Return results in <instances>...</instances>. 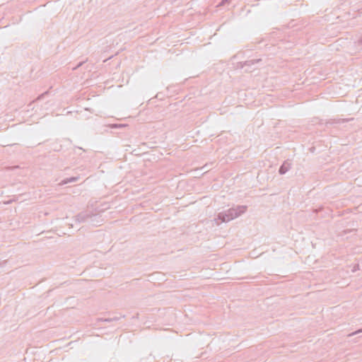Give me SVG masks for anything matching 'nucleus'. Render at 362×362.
Returning a JSON list of instances; mask_svg holds the SVG:
<instances>
[{
    "instance_id": "nucleus-4",
    "label": "nucleus",
    "mask_w": 362,
    "mask_h": 362,
    "mask_svg": "<svg viewBox=\"0 0 362 362\" xmlns=\"http://www.w3.org/2000/svg\"><path fill=\"white\" fill-rule=\"evenodd\" d=\"M262 61L261 59H252L245 61L244 62H241V68H244L245 66L251 67L252 65L259 63Z\"/></svg>"
},
{
    "instance_id": "nucleus-10",
    "label": "nucleus",
    "mask_w": 362,
    "mask_h": 362,
    "mask_svg": "<svg viewBox=\"0 0 362 362\" xmlns=\"http://www.w3.org/2000/svg\"><path fill=\"white\" fill-rule=\"evenodd\" d=\"M359 333H362V328L361 329H359L354 332H352L351 334H349V337H351V336H354L355 334H359Z\"/></svg>"
},
{
    "instance_id": "nucleus-5",
    "label": "nucleus",
    "mask_w": 362,
    "mask_h": 362,
    "mask_svg": "<svg viewBox=\"0 0 362 362\" xmlns=\"http://www.w3.org/2000/svg\"><path fill=\"white\" fill-rule=\"evenodd\" d=\"M352 119H353V118H350V119H329L326 123L327 124H343V123L347 122Z\"/></svg>"
},
{
    "instance_id": "nucleus-12",
    "label": "nucleus",
    "mask_w": 362,
    "mask_h": 362,
    "mask_svg": "<svg viewBox=\"0 0 362 362\" xmlns=\"http://www.w3.org/2000/svg\"><path fill=\"white\" fill-rule=\"evenodd\" d=\"M83 64V62H79L76 67H74L73 69H76L78 67L81 66Z\"/></svg>"
},
{
    "instance_id": "nucleus-3",
    "label": "nucleus",
    "mask_w": 362,
    "mask_h": 362,
    "mask_svg": "<svg viewBox=\"0 0 362 362\" xmlns=\"http://www.w3.org/2000/svg\"><path fill=\"white\" fill-rule=\"evenodd\" d=\"M292 167V162L291 160H286L281 165L279 169V173L280 175H285Z\"/></svg>"
},
{
    "instance_id": "nucleus-9",
    "label": "nucleus",
    "mask_w": 362,
    "mask_h": 362,
    "mask_svg": "<svg viewBox=\"0 0 362 362\" xmlns=\"http://www.w3.org/2000/svg\"><path fill=\"white\" fill-rule=\"evenodd\" d=\"M360 269V266L358 264H356L353 266L352 269H351V272H356V271L359 270Z\"/></svg>"
},
{
    "instance_id": "nucleus-11",
    "label": "nucleus",
    "mask_w": 362,
    "mask_h": 362,
    "mask_svg": "<svg viewBox=\"0 0 362 362\" xmlns=\"http://www.w3.org/2000/svg\"><path fill=\"white\" fill-rule=\"evenodd\" d=\"M230 0H222L221 2L219 4L220 6H223L227 3H228Z\"/></svg>"
},
{
    "instance_id": "nucleus-1",
    "label": "nucleus",
    "mask_w": 362,
    "mask_h": 362,
    "mask_svg": "<svg viewBox=\"0 0 362 362\" xmlns=\"http://www.w3.org/2000/svg\"><path fill=\"white\" fill-rule=\"evenodd\" d=\"M76 223H86L91 226H98L103 222L101 215L90 210L81 211L74 217Z\"/></svg>"
},
{
    "instance_id": "nucleus-8",
    "label": "nucleus",
    "mask_w": 362,
    "mask_h": 362,
    "mask_svg": "<svg viewBox=\"0 0 362 362\" xmlns=\"http://www.w3.org/2000/svg\"><path fill=\"white\" fill-rule=\"evenodd\" d=\"M48 94V91H46L43 93H42L41 95H40L37 98H36V101H39V100H42L45 95H47Z\"/></svg>"
},
{
    "instance_id": "nucleus-13",
    "label": "nucleus",
    "mask_w": 362,
    "mask_h": 362,
    "mask_svg": "<svg viewBox=\"0 0 362 362\" xmlns=\"http://www.w3.org/2000/svg\"><path fill=\"white\" fill-rule=\"evenodd\" d=\"M358 44L360 45H362V36L360 37V39L358 40Z\"/></svg>"
},
{
    "instance_id": "nucleus-2",
    "label": "nucleus",
    "mask_w": 362,
    "mask_h": 362,
    "mask_svg": "<svg viewBox=\"0 0 362 362\" xmlns=\"http://www.w3.org/2000/svg\"><path fill=\"white\" fill-rule=\"evenodd\" d=\"M247 206L238 205L226 211L220 212L217 215V220L221 223L228 222L243 214L247 210Z\"/></svg>"
},
{
    "instance_id": "nucleus-6",
    "label": "nucleus",
    "mask_w": 362,
    "mask_h": 362,
    "mask_svg": "<svg viewBox=\"0 0 362 362\" xmlns=\"http://www.w3.org/2000/svg\"><path fill=\"white\" fill-rule=\"evenodd\" d=\"M78 180H79V177L78 176H74V177H68V178H66V179H64L63 180H62L59 183V186H63V185H66L68 183L75 182L78 181Z\"/></svg>"
},
{
    "instance_id": "nucleus-7",
    "label": "nucleus",
    "mask_w": 362,
    "mask_h": 362,
    "mask_svg": "<svg viewBox=\"0 0 362 362\" xmlns=\"http://www.w3.org/2000/svg\"><path fill=\"white\" fill-rule=\"evenodd\" d=\"M119 320V317H107V318H98L99 322H111L113 321H117Z\"/></svg>"
}]
</instances>
